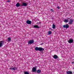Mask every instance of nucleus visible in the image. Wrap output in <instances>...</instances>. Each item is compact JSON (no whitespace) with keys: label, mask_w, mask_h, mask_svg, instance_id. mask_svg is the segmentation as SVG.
Here are the masks:
<instances>
[{"label":"nucleus","mask_w":74,"mask_h":74,"mask_svg":"<svg viewBox=\"0 0 74 74\" xmlns=\"http://www.w3.org/2000/svg\"><path fill=\"white\" fill-rule=\"evenodd\" d=\"M35 50L36 51H40L41 53H42L44 51V49L41 47H36L35 48Z\"/></svg>","instance_id":"nucleus-1"},{"label":"nucleus","mask_w":74,"mask_h":74,"mask_svg":"<svg viewBox=\"0 0 74 74\" xmlns=\"http://www.w3.org/2000/svg\"><path fill=\"white\" fill-rule=\"evenodd\" d=\"M32 69V73H34V72H36V71H37V67H33Z\"/></svg>","instance_id":"nucleus-2"},{"label":"nucleus","mask_w":74,"mask_h":74,"mask_svg":"<svg viewBox=\"0 0 74 74\" xmlns=\"http://www.w3.org/2000/svg\"><path fill=\"white\" fill-rule=\"evenodd\" d=\"M10 70H12L13 71H15L16 70H17V68L16 67H14L13 68L11 67L9 69Z\"/></svg>","instance_id":"nucleus-3"},{"label":"nucleus","mask_w":74,"mask_h":74,"mask_svg":"<svg viewBox=\"0 0 74 74\" xmlns=\"http://www.w3.org/2000/svg\"><path fill=\"white\" fill-rule=\"evenodd\" d=\"M28 44H32L34 43V40H30L28 42Z\"/></svg>","instance_id":"nucleus-4"},{"label":"nucleus","mask_w":74,"mask_h":74,"mask_svg":"<svg viewBox=\"0 0 74 74\" xmlns=\"http://www.w3.org/2000/svg\"><path fill=\"white\" fill-rule=\"evenodd\" d=\"M73 40L72 38H70L69 40L68 41V42L69 44H71V43H73Z\"/></svg>","instance_id":"nucleus-5"},{"label":"nucleus","mask_w":74,"mask_h":74,"mask_svg":"<svg viewBox=\"0 0 74 74\" xmlns=\"http://www.w3.org/2000/svg\"><path fill=\"white\" fill-rule=\"evenodd\" d=\"M4 43V41H0V48H1L2 47H3V45Z\"/></svg>","instance_id":"nucleus-6"},{"label":"nucleus","mask_w":74,"mask_h":74,"mask_svg":"<svg viewBox=\"0 0 74 74\" xmlns=\"http://www.w3.org/2000/svg\"><path fill=\"white\" fill-rule=\"evenodd\" d=\"M63 27L64 28H66V29H67L69 27V26L68 24H66V25H64L63 26Z\"/></svg>","instance_id":"nucleus-7"},{"label":"nucleus","mask_w":74,"mask_h":74,"mask_svg":"<svg viewBox=\"0 0 74 74\" xmlns=\"http://www.w3.org/2000/svg\"><path fill=\"white\" fill-rule=\"evenodd\" d=\"M70 21L69 22V25H71L72 24V23L73 22V20L72 19H69Z\"/></svg>","instance_id":"nucleus-8"},{"label":"nucleus","mask_w":74,"mask_h":74,"mask_svg":"<svg viewBox=\"0 0 74 74\" xmlns=\"http://www.w3.org/2000/svg\"><path fill=\"white\" fill-rule=\"evenodd\" d=\"M27 24H30L32 23V21L29 20H27L26 21Z\"/></svg>","instance_id":"nucleus-9"},{"label":"nucleus","mask_w":74,"mask_h":74,"mask_svg":"<svg viewBox=\"0 0 74 74\" xmlns=\"http://www.w3.org/2000/svg\"><path fill=\"white\" fill-rule=\"evenodd\" d=\"M27 3H23L22 5H21V6H24L26 7V6H27Z\"/></svg>","instance_id":"nucleus-10"},{"label":"nucleus","mask_w":74,"mask_h":74,"mask_svg":"<svg viewBox=\"0 0 74 74\" xmlns=\"http://www.w3.org/2000/svg\"><path fill=\"white\" fill-rule=\"evenodd\" d=\"M21 5H20L18 3H17L16 5V7H19V6H21Z\"/></svg>","instance_id":"nucleus-11"},{"label":"nucleus","mask_w":74,"mask_h":74,"mask_svg":"<svg viewBox=\"0 0 74 74\" xmlns=\"http://www.w3.org/2000/svg\"><path fill=\"white\" fill-rule=\"evenodd\" d=\"M67 74H73V72L70 71H69L66 72Z\"/></svg>","instance_id":"nucleus-12"},{"label":"nucleus","mask_w":74,"mask_h":74,"mask_svg":"<svg viewBox=\"0 0 74 74\" xmlns=\"http://www.w3.org/2000/svg\"><path fill=\"white\" fill-rule=\"evenodd\" d=\"M58 58V56H57L56 55H54V56H53V58L54 59H56Z\"/></svg>","instance_id":"nucleus-13"},{"label":"nucleus","mask_w":74,"mask_h":74,"mask_svg":"<svg viewBox=\"0 0 74 74\" xmlns=\"http://www.w3.org/2000/svg\"><path fill=\"white\" fill-rule=\"evenodd\" d=\"M41 72V70L40 69H39L37 71V73L38 74H40Z\"/></svg>","instance_id":"nucleus-14"},{"label":"nucleus","mask_w":74,"mask_h":74,"mask_svg":"<svg viewBox=\"0 0 74 74\" xmlns=\"http://www.w3.org/2000/svg\"><path fill=\"white\" fill-rule=\"evenodd\" d=\"M34 28H39V27L37 25H34Z\"/></svg>","instance_id":"nucleus-15"},{"label":"nucleus","mask_w":74,"mask_h":74,"mask_svg":"<svg viewBox=\"0 0 74 74\" xmlns=\"http://www.w3.org/2000/svg\"><path fill=\"white\" fill-rule=\"evenodd\" d=\"M8 42L11 41V37H8Z\"/></svg>","instance_id":"nucleus-16"},{"label":"nucleus","mask_w":74,"mask_h":74,"mask_svg":"<svg viewBox=\"0 0 74 74\" xmlns=\"http://www.w3.org/2000/svg\"><path fill=\"white\" fill-rule=\"evenodd\" d=\"M56 27V26L55 25V24H53L52 25V28L53 29H55V27Z\"/></svg>","instance_id":"nucleus-17"},{"label":"nucleus","mask_w":74,"mask_h":74,"mask_svg":"<svg viewBox=\"0 0 74 74\" xmlns=\"http://www.w3.org/2000/svg\"><path fill=\"white\" fill-rule=\"evenodd\" d=\"M64 22H65L66 23H67L68 22H69V20H68L65 19L64 21Z\"/></svg>","instance_id":"nucleus-18"},{"label":"nucleus","mask_w":74,"mask_h":74,"mask_svg":"<svg viewBox=\"0 0 74 74\" xmlns=\"http://www.w3.org/2000/svg\"><path fill=\"white\" fill-rule=\"evenodd\" d=\"M48 34H52V32L51 31H49Z\"/></svg>","instance_id":"nucleus-19"},{"label":"nucleus","mask_w":74,"mask_h":74,"mask_svg":"<svg viewBox=\"0 0 74 74\" xmlns=\"http://www.w3.org/2000/svg\"><path fill=\"white\" fill-rule=\"evenodd\" d=\"M25 74H29V73L27 72V71L25 72L24 73Z\"/></svg>","instance_id":"nucleus-20"},{"label":"nucleus","mask_w":74,"mask_h":74,"mask_svg":"<svg viewBox=\"0 0 74 74\" xmlns=\"http://www.w3.org/2000/svg\"><path fill=\"white\" fill-rule=\"evenodd\" d=\"M6 2H7V3H9L10 2H11V1H10V0H8L6 1Z\"/></svg>","instance_id":"nucleus-21"},{"label":"nucleus","mask_w":74,"mask_h":74,"mask_svg":"<svg viewBox=\"0 0 74 74\" xmlns=\"http://www.w3.org/2000/svg\"><path fill=\"white\" fill-rule=\"evenodd\" d=\"M51 10L52 11V12H53V10L52 9H51Z\"/></svg>","instance_id":"nucleus-22"},{"label":"nucleus","mask_w":74,"mask_h":74,"mask_svg":"<svg viewBox=\"0 0 74 74\" xmlns=\"http://www.w3.org/2000/svg\"><path fill=\"white\" fill-rule=\"evenodd\" d=\"M57 8L58 9H60V7L59 6L57 7Z\"/></svg>","instance_id":"nucleus-23"},{"label":"nucleus","mask_w":74,"mask_h":74,"mask_svg":"<svg viewBox=\"0 0 74 74\" xmlns=\"http://www.w3.org/2000/svg\"><path fill=\"white\" fill-rule=\"evenodd\" d=\"M71 64H74V62H72L71 63Z\"/></svg>","instance_id":"nucleus-24"},{"label":"nucleus","mask_w":74,"mask_h":74,"mask_svg":"<svg viewBox=\"0 0 74 74\" xmlns=\"http://www.w3.org/2000/svg\"><path fill=\"white\" fill-rule=\"evenodd\" d=\"M49 29L50 30H51H51H53L52 29H51V28H49Z\"/></svg>","instance_id":"nucleus-25"},{"label":"nucleus","mask_w":74,"mask_h":74,"mask_svg":"<svg viewBox=\"0 0 74 74\" xmlns=\"http://www.w3.org/2000/svg\"><path fill=\"white\" fill-rule=\"evenodd\" d=\"M42 44H43V43H41V45H42Z\"/></svg>","instance_id":"nucleus-26"},{"label":"nucleus","mask_w":74,"mask_h":74,"mask_svg":"<svg viewBox=\"0 0 74 74\" xmlns=\"http://www.w3.org/2000/svg\"><path fill=\"white\" fill-rule=\"evenodd\" d=\"M69 19H70V18H69Z\"/></svg>","instance_id":"nucleus-27"}]
</instances>
